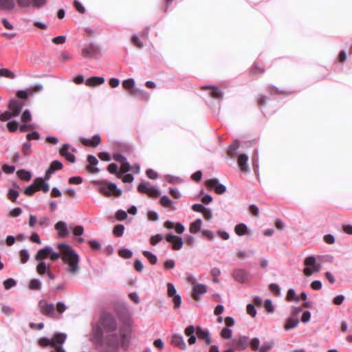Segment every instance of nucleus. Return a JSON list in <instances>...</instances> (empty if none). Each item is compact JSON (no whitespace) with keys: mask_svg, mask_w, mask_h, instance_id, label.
Returning a JSON list of instances; mask_svg holds the SVG:
<instances>
[{"mask_svg":"<svg viewBox=\"0 0 352 352\" xmlns=\"http://www.w3.org/2000/svg\"><path fill=\"white\" fill-rule=\"evenodd\" d=\"M208 187L212 188L218 195H221L226 191V186L221 184L217 178H212L206 181Z\"/></svg>","mask_w":352,"mask_h":352,"instance_id":"9b49d317","label":"nucleus"},{"mask_svg":"<svg viewBox=\"0 0 352 352\" xmlns=\"http://www.w3.org/2000/svg\"><path fill=\"white\" fill-rule=\"evenodd\" d=\"M95 184H100L98 186V190L102 195L109 197L114 195L116 197H120L122 194V190L118 188L115 183L104 181H95Z\"/></svg>","mask_w":352,"mask_h":352,"instance_id":"7ed1b4c3","label":"nucleus"},{"mask_svg":"<svg viewBox=\"0 0 352 352\" xmlns=\"http://www.w3.org/2000/svg\"><path fill=\"white\" fill-rule=\"evenodd\" d=\"M108 171L111 174H117V175L120 177L122 175V173L118 172V166L115 163L110 164L107 167Z\"/></svg>","mask_w":352,"mask_h":352,"instance_id":"de8ad7c7","label":"nucleus"},{"mask_svg":"<svg viewBox=\"0 0 352 352\" xmlns=\"http://www.w3.org/2000/svg\"><path fill=\"white\" fill-rule=\"evenodd\" d=\"M104 81V77L92 76L86 80L85 85L89 87H95L103 84Z\"/></svg>","mask_w":352,"mask_h":352,"instance_id":"a878e982","label":"nucleus"},{"mask_svg":"<svg viewBox=\"0 0 352 352\" xmlns=\"http://www.w3.org/2000/svg\"><path fill=\"white\" fill-rule=\"evenodd\" d=\"M163 239V236L161 234H157L155 235L152 236L150 238V243L152 245H156L158 243H160Z\"/></svg>","mask_w":352,"mask_h":352,"instance_id":"bf43d9fd","label":"nucleus"},{"mask_svg":"<svg viewBox=\"0 0 352 352\" xmlns=\"http://www.w3.org/2000/svg\"><path fill=\"white\" fill-rule=\"evenodd\" d=\"M32 144L30 142L23 143L22 146V153L25 156H28L31 153Z\"/></svg>","mask_w":352,"mask_h":352,"instance_id":"864d4df0","label":"nucleus"},{"mask_svg":"<svg viewBox=\"0 0 352 352\" xmlns=\"http://www.w3.org/2000/svg\"><path fill=\"white\" fill-rule=\"evenodd\" d=\"M35 260L44 261L45 258H49L52 261H55L60 258V254L55 252L52 247L47 245L43 248L38 250L35 255Z\"/></svg>","mask_w":352,"mask_h":352,"instance_id":"39448f33","label":"nucleus"},{"mask_svg":"<svg viewBox=\"0 0 352 352\" xmlns=\"http://www.w3.org/2000/svg\"><path fill=\"white\" fill-rule=\"evenodd\" d=\"M201 233L204 236L206 237L210 241H212L214 239V234L212 230H202Z\"/></svg>","mask_w":352,"mask_h":352,"instance_id":"774afa93","label":"nucleus"},{"mask_svg":"<svg viewBox=\"0 0 352 352\" xmlns=\"http://www.w3.org/2000/svg\"><path fill=\"white\" fill-rule=\"evenodd\" d=\"M8 110L12 112V115L15 118L19 116L23 108V103L16 98H12L8 104Z\"/></svg>","mask_w":352,"mask_h":352,"instance_id":"9d476101","label":"nucleus"},{"mask_svg":"<svg viewBox=\"0 0 352 352\" xmlns=\"http://www.w3.org/2000/svg\"><path fill=\"white\" fill-rule=\"evenodd\" d=\"M131 42L137 47L142 48L144 46L143 43L140 41L138 35L133 34L131 38Z\"/></svg>","mask_w":352,"mask_h":352,"instance_id":"69168bd1","label":"nucleus"},{"mask_svg":"<svg viewBox=\"0 0 352 352\" xmlns=\"http://www.w3.org/2000/svg\"><path fill=\"white\" fill-rule=\"evenodd\" d=\"M18 196H19V192L16 190L13 189V188H11L9 190L8 193V197L12 201H15L16 200Z\"/></svg>","mask_w":352,"mask_h":352,"instance_id":"e2e57ef3","label":"nucleus"},{"mask_svg":"<svg viewBox=\"0 0 352 352\" xmlns=\"http://www.w3.org/2000/svg\"><path fill=\"white\" fill-rule=\"evenodd\" d=\"M16 174L19 178L23 181H29L31 179L32 177L31 172L26 170L25 169L19 170Z\"/></svg>","mask_w":352,"mask_h":352,"instance_id":"c9c22d12","label":"nucleus"},{"mask_svg":"<svg viewBox=\"0 0 352 352\" xmlns=\"http://www.w3.org/2000/svg\"><path fill=\"white\" fill-rule=\"evenodd\" d=\"M173 298V302L174 304V309H176L181 306L182 304V297L179 294H176L171 297Z\"/></svg>","mask_w":352,"mask_h":352,"instance_id":"680f3d73","label":"nucleus"},{"mask_svg":"<svg viewBox=\"0 0 352 352\" xmlns=\"http://www.w3.org/2000/svg\"><path fill=\"white\" fill-rule=\"evenodd\" d=\"M122 322L119 325L115 315L109 311H102L98 319L92 321L89 341L102 347L105 352H118L120 345L129 346L132 334L133 321L125 308L117 309Z\"/></svg>","mask_w":352,"mask_h":352,"instance_id":"f257e3e1","label":"nucleus"},{"mask_svg":"<svg viewBox=\"0 0 352 352\" xmlns=\"http://www.w3.org/2000/svg\"><path fill=\"white\" fill-rule=\"evenodd\" d=\"M67 335L65 333H57L52 338V346H55L56 344H62L65 342Z\"/></svg>","mask_w":352,"mask_h":352,"instance_id":"c756f323","label":"nucleus"},{"mask_svg":"<svg viewBox=\"0 0 352 352\" xmlns=\"http://www.w3.org/2000/svg\"><path fill=\"white\" fill-rule=\"evenodd\" d=\"M12 118H14V117L12 115V112L10 111L9 110H7V111H4L3 113H1L0 121L7 122V121H9L10 120H11Z\"/></svg>","mask_w":352,"mask_h":352,"instance_id":"09e8293b","label":"nucleus"},{"mask_svg":"<svg viewBox=\"0 0 352 352\" xmlns=\"http://www.w3.org/2000/svg\"><path fill=\"white\" fill-rule=\"evenodd\" d=\"M116 218L118 221H124L127 218V213L125 210L120 209L116 212Z\"/></svg>","mask_w":352,"mask_h":352,"instance_id":"4d7b16f0","label":"nucleus"},{"mask_svg":"<svg viewBox=\"0 0 352 352\" xmlns=\"http://www.w3.org/2000/svg\"><path fill=\"white\" fill-rule=\"evenodd\" d=\"M165 239L167 242L173 244L172 248L174 250H179L183 247L184 242L181 236L169 233L166 235Z\"/></svg>","mask_w":352,"mask_h":352,"instance_id":"f8f14e48","label":"nucleus"},{"mask_svg":"<svg viewBox=\"0 0 352 352\" xmlns=\"http://www.w3.org/2000/svg\"><path fill=\"white\" fill-rule=\"evenodd\" d=\"M70 151L75 153L77 150L70 144L65 143L63 147L60 149L59 153L65 158L66 160L71 163H74L76 162V157Z\"/></svg>","mask_w":352,"mask_h":352,"instance_id":"0eeeda50","label":"nucleus"},{"mask_svg":"<svg viewBox=\"0 0 352 352\" xmlns=\"http://www.w3.org/2000/svg\"><path fill=\"white\" fill-rule=\"evenodd\" d=\"M63 164L59 160H54L48 167V169H50L53 171V173H54L56 170H59L63 168Z\"/></svg>","mask_w":352,"mask_h":352,"instance_id":"79ce46f5","label":"nucleus"},{"mask_svg":"<svg viewBox=\"0 0 352 352\" xmlns=\"http://www.w3.org/2000/svg\"><path fill=\"white\" fill-rule=\"evenodd\" d=\"M135 80L132 78L124 80L122 82L123 87L128 91L130 95L132 93L133 89H135Z\"/></svg>","mask_w":352,"mask_h":352,"instance_id":"72a5a7b5","label":"nucleus"},{"mask_svg":"<svg viewBox=\"0 0 352 352\" xmlns=\"http://www.w3.org/2000/svg\"><path fill=\"white\" fill-rule=\"evenodd\" d=\"M165 179L167 182L173 184L182 183L183 182L182 179H181L180 177L172 175H165Z\"/></svg>","mask_w":352,"mask_h":352,"instance_id":"a18cd8bd","label":"nucleus"},{"mask_svg":"<svg viewBox=\"0 0 352 352\" xmlns=\"http://www.w3.org/2000/svg\"><path fill=\"white\" fill-rule=\"evenodd\" d=\"M43 89L41 84H36L33 87L25 90H19L16 92V96L21 99H27L29 96L32 95L34 91H41Z\"/></svg>","mask_w":352,"mask_h":352,"instance_id":"ddd939ff","label":"nucleus"},{"mask_svg":"<svg viewBox=\"0 0 352 352\" xmlns=\"http://www.w3.org/2000/svg\"><path fill=\"white\" fill-rule=\"evenodd\" d=\"M36 190L37 188H36V183L34 182L32 184L25 188L24 193L28 196H32Z\"/></svg>","mask_w":352,"mask_h":352,"instance_id":"49530a36","label":"nucleus"},{"mask_svg":"<svg viewBox=\"0 0 352 352\" xmlns=\"http://www.w3.org/2000/svg\"><path fill=\"white\" fill-rule=\"evenodd\" d=\"M249 273L242 269H236L234 270L232 276L233 278L239 283H244L248 278Z\"/></svg>","mask_w":352,"mask_h":352,"instance_id":"412c9836","label":"nucleus"},{"mask_svg":"<svg viewBox=\"0 0 352 352\" xmlns=\"http://www.w3.org/2000/svg\"><path fill=\"white\" fill-rule=\"evenodd\" d=\"M21 262L25 263L28 262L30 258V254L27 249H22L20 251Z\"/></svg>","mask_w":352,"mask_h":352,"instance_id":"603ef678","label":"nucleus"},{"mask_svg":"<svg viewBox=\"0 0 352 352\" xmlns=\"http://www.w3.org/2000/svg\"><path fill=\"white\" fill-rule=\"evenodd\" d=\"M305 268L304 274L306 276H311L314 273L318 272L320 270V264L317 263L314 256H309L305 258L304 261Z\"/></svg>","mask_w":352,"mask_h":352,"instance_id":"423d86ee","label":"nucleus"},{"mask_svg":"<svg viewBox=\"0 0 352 352\" xmlns=\"http://www.w3.org/2000/svg\"><path fill=\"white\" fill-rule=\"evenodd\" d=\"M185 335L188 337V342L190 345L194 344L197 341L195 328L193 325L188 326L184 331Z\"/></svg>","mask_w":352,"mask_h":352,"instance_id":"aec40b11","label":"nucleus"},{"mask_svg":"<svg viewBox=\"0 0 352 352\" xmlns=\"http://www.w3.org/2000/svg\"><path fill=\"white\" fill-rule=\"evenodd\" d=\"M299 324V320L297 318L289 317L288 318L284 324V329L289 331L298 326Z\"/></svg>","mask_w":352,"mask_h":352,"instance_id":"7c9ffc66","label":"nucleus"},{"mask_svg":"<svg viewBox=\"0 0 352 352\" xmlns=\"http://www.w3.org/2000/svg\"><path fill=\"white\" fill-rule=\"evenodd\" d=\"M81 142L86 144L90 145L91 146L96 147L101 142L100 137L99 134L94 135L91 139L86 138H81Z\"/></svg>","mask_w":352,"mask_h":352,"instance_id":"b1692460","label":"nucleus"},{"mask_svg":"<svg viewBox=\"0 0 352 352\" xmlns=\"http://www.w3.org/2000/svg\"><path fill=\"white\" fill-rule=\"evenodd\" d=\"M54 228L60 237L68 236L69 232L65 222L60 221L55 224Z\"/></svg>","mask_w":352,"mask_h":352,"instance_id":"4be33fe9","label":"nucleus"},{"mask_svg":"<svg viewBox=\"0 0 352 352\" xmlns=\"http://www.w3.org/2000/svg\"><path fill=\"white\" fill-rule=\"evenodd\" d=\"M118 254L124 258H130L133 256V252L128 248H122L119 250Z\"/></svg>","mask_w":352,"mask_h":352,"instance_id":"37998d69","label":"nucleus"},{"mask_svg":"<svg viewBox=\"0 0 352 352\" xmlns=\"http://www.w3.org/2000/svg\"><path fill=\"white\" fill-rule=\"evenodd\" d=\"M138 190L140 193L142 194H148L149 191H155V196L160 197L161 191L160 189L157 188L155 186L147 187L146 185L144 183L139 184L138 186Z\"/></svg>","mask_w":352,"mask_h":352,"instance_id":"6ab92c4d","label":"nucleus"},{"mask_svg":"<svg viewBox=\"0 0 352 352\" xmlns=\"http://www.w3.org/2000/svg\"><path fill=\"white\" fill-rule=\"evenodd\" d=\"M60 252V258L63 261L69 265L68 272L71 274H76L79 270V256L67 243H62L57 245Z\"/></svg>","mask_w":352,"mask_h":352,"instance_id":"f03ea898","label":"nucleus"},{"mask_svg":"<svg viewBox=\"0 0 352 352\" xmlns=\"http://www.w3.org/2000/svg\"><path fill=\"white\" fill-rule=\"evenodd\" d=\"M232 331L228 327H224L221 330V336L224 339H230L232 338Z\"/></svg>","mask_w":352,"mask_h":352,"instance_id":"5fc2aeb1","label":"nucleus"},{"mask_svg":"<svg viewBox=\"0 0 352 352\" xmlns=\"http://www.w3.org/2000/svg\"><path fill=\"white\" fill-rule=\"evenodd\" d=\"M174 203L173 201L167 195H163L160 199V204L164 208L170 207L171 204Z\"/></svg>","mask_w":352,"mask_h":352,"instance_id":"c03bdc74","label":"nucleus"},{"mask_svg":"<svg viewBox=\"0 0 352 352\" xmlns=\"http://www.w3.org/2000/svg\"><path fill=\"white\" fill-rule=\"evenodd\" d=\"M38 307L40 308V311L43 315L48 318H52L55 316V308L53 303H48L45 300L42 299L38 302Z\"/></svg>","mask_w":352,"mask_h":352,"instance_id":"1a4fd4ad","label":"nucleus"},{"mask_svg":"<svg viewBox=\"0 0 352 352\" xmlns=\"http://www.w3.org/2000/svg\"><path fill=\"white\" fill-rule=\"evenodd\" d=\"M16 285V281L14 278H8V279L5 280L3 282L4 288L7 290L11 289Z\"/></svg>","mask_w":352,"mask_h":352,"instance_id":"3c124183","label":"nucleus"},{"mask_svg":"<svg viewBox=\"0 0 352 352\" xmlns=\"http://www.w3.org/2000/svg\"><path fill=\"white\" fill-rule=\"evenodd\" d=\"M18 6L23 8H41L43 7L47 0H16Z\"/></svg>","mask_w":352,"mask_h":352,"instance_id":"6e6552de","label":"nucleus"},{"mask_svg":"<svg viewBox=\"0 0 352 352\" xmlns=\"http://www.w3.org/2000/svg\"><path fill=\"white\" fill-rule=\"evenodd\" d=\"M177 294L176 289L172 283H167V295L168 297H172Z\"/></svg>","mask_w":352,"mask_h":352,"instance_id":"6e6d98bb","label":"nucleus"},{"mask_svg":"<svg viewBox=\"0 0 352 352\" xmlns=\"http://www.w3.org/2000/svg\"><path fill=\"white\" fill-rule=\"evenodd\" d=\"M196 335L199 340H204L206 345L211 344V337L208 329H202L200 326L196 327Z\"/></svg>","mask_w":352,"mask_h":352,"instance_id":"4468645a","label":"nucleus"},{"mask_svg":"<svg viewBox=\"0 0 352 352\" xmlns=\"http://www.w3.org/2000/svg\"><path fill=\"white\" fill-rule=\"evenodd\" d=\"M132 170V166H131L130 163L127 161V159L125 160L124 162H123L121 164V172L122 173H126L129 171Z\"/></svg>","mask_w":352,"mask_h":352,"instance_id":"052dcab7","label":"nucleus"},{"mask_svg":"<svg viewBox=\"0 0 352 352\" xmlns=\"http://www.w3.org/2000/svg\"><path fill=\"white\" fill-rule=\"evenodd\" d=\"M0 8L1 10H13L15 8V1L14 0H0Z\"/></svg>","mask_w":352,"mask_h":352,"instance_id":"f704fd0d","label":"nucleus"},{"mask_svg":"<svg viewBox=\"0 0 352 352\" xmlns=\"http://www.w3.org/2000/svg\"><path fill=\"white\" fill-rule=\"evenodd\" d=\"M172 343L181 350L186 349V344L184 340L183 336L179 334H175L172 338Z\"/></svg>","mask_w":352,"mask_h":352,"instance_id":"393cba45","label":"nucleus"},{"mask_svg":"<svg viewBox=\"0 0 352 352\" xmlns=\"http://www.w3.org/2000/svg\"><path fill=\"white\" fill-rule=\"evenodd\" d=\"M202 89H211L210 95L216 99H222L223 97V92L217 87L212 85H204L201 87Z\"/></svg>","mask_w":352,"mask_h":352,"instance_id":"a211bd4d","label":"nucleus"},{"mask_svg":"<svg viewBox=\"0 0 352 352\" xmlns=\"http://www.w3.org/2000/svg\"><path fill=\"white\" fill-rule=\"evenodd\" d=\"M81 56L85 58H99L100 56V47L94 42L82 45Z\"/></svg>","mask_w":352,"mask_h":352,"instance_id":"20e7f679","label":"nucleus"},{"mask_svg":"<svg viewBox=\"0 0 352 352\" xmlns=\"http://www.w3.org/2000/svg\"><path fill=\"white\" fill-rule=\"evenodd\" d=\"M233 344L237 350L242 351L245 349L250 344V339L248 336H241L239 339L233 340Z\"/></svg>","mask_w":352,"mask_h":352,"instance_id":"dca6fc26","label":"nucleus"},{"mask_svg":"<svg viewBox=\"0 0 352 352\" xmlns=\"http://www.w3.org/2000/svg\"><path fill=\"white\" fill-rule=\"evenodd\" d=\"M0 77H6L10 79H14L16 76V74L6 68L0 69Z\"/></svg>","mask_w":352,"mask_h":352,"instance_id":"58836bf2","label":"nucleus"},{"mask_svg":"<svg viewBox=\"0 0 352 352\" xmlns=\"http://www.w3.org/2000/svg\"><path fill=\"white\" fill-rule=\"evenodd\" d=\"M206 292L207 287L206 285L197 283L192 287V298L196 300H199L200 299L199 295L204 294L206 293Z\"/></svg>","mask_w":352,"mask_h":352,"instance_id":"f3484780","label":"nucleus"},{"mask_svg":"<svg viewBox=\"0 0 352 352\" xmlns=\"http://www.w3.org/2000/svg\"><path fill=\"white\" fill-rule=\"evenodd\" d=\"M252 169H253L254 173L256 175H258L259 156H258V151L256 148L254 149V153L252 156Z\"/></svg>","mask_w":352,"mask_h":352,"instance_id":"cd10ccee","label":"nucleus"},{"mask_svg":"<svg viewBox=\"0 0 352 352\" xmlns=\"http://www.w3.org/2000/svg\"><path fill=\"white\" fill-rule=\"evenodd\" d=\"M18 123L16 120L10 121L7 123V128L11 133H14L18 129Z\"/></svg>","mask_w":352,"mask_h":352,"instance_id":"13d9d810","label":"nucleus"},{"mask_svg":"<svg viewBox=\"0 0 352 352\" xmlns=\"http://www.w3.org/2000/svg\"><path fill=\"white\" fill-rule=\"evenodd\" d=\"M239 148V142L236 141L235 143L230 144L229 146L228 150L227 151L228 155L231 158H234L236 156V151Z\"/></svg>","mask_w":352,"mask_h":352,"instance_id":"4c0bfd02","label":"nucleus"},{"mask_svg":"<svg viewBox=\"0 0 352 352\" xmlns=\"http://www.w3.org/2000/svg\"><path fill=\"white\" fill-rule=\"evenodd\" d=\"M21 122L23 123L28 122L31 121L32 120V114L30 113V111L29 109H25L21 115Z\"/></svg>","mask_w":352,"mask_h":352,"instance_id":"8fccbe9b","label":"nucleus"},{"mask_svg":"<svg viewBox=\"0 0 352 352\" xmlns=\"http://www.w3.org/2000/svg\"><path fill=\"white\" fill-rule=\"evenodd\" d=\"M131 96L145 100H148L150 97V95L148 92H146L144 89H140L138 87H135V89H133Z\"/></svg>","mask_w":352,"mask_h":352,"instance_id":"c85d7f7f","label":"nucleus"},{"mask_svg":"<svg viewBox=\"0 0 352 352\" xmlns=\"http://www.w3.org/2000/svg\"><path fill=\"white\" fill-rule=\"evenodd\" d=\"M124 226L122 224L116 225L113 229V234L116 237H120L123 235Z\"/></svg>","mask_w":352,"mask_h":352,"instance_id":"a19ab883","label":"nucleus"},{"mask_svg":"<svg viewBox=\"0 0 352 352\" xmlns=\"http://www.w3.org/2000/svg\"><path fill=\"white\" fill-rule=\"evenodd\" d=\"M42 287V283L38 278H33L30 280L29 287L32 290H40Z\"/></svg>","mask_w":352,"mask_h":352,"instance_id":"ea45409f","label":"nucleus"},{"mask_svg":"<svg viewBox=\"0 0 352 352\" xmlns=\"http://www.w3.org/2000/svg\"><path fill=\"white\" fill-rule=\"evenodd\" d=\"M248 160L249 157L245 153L240 154L238 157L237 163L241 171L243 173H248L250 172Z\"/></svg>","mask_w":352,"mask_h":352,"instance_id":"2eb2a0df","label":"nucleus"},{"mask_svg":"<svg viewBox=\"0 0 352 352\" xmlns=\"http://www.w3.org/2000/svg\"><path fill=\"white\" fill-rule=\"evenodd\" d=\"M274 345L273 342H267L262 344L261 348L259 349L260 352H267L270 350Z\"/></svg>","mask_w":352,"mask_h":352,"instance_id":"0e129e2a","label":"nucleus"},{"mask_svg":"<svg viewBox=\"0 0 352 352\" xmlns=\"http://www.w3.org/2000/svg\"><path fill=\"white\" fill-rule=\"evenodd\" d=\"M202 225V220L201 219H197L193 222H192L190 225L189 231L191 234H197L198 233Z\"/></svg>","mask_w":352,"mask_h":352,"instance_id":"2f4dec72","label":"nucleus"},{"mask_svg":"<svg viewBox=\"0 0 352 352\" xmlns=\"http://www.w3.org/2000/svg\"><path fill=\"white\" fill-rule=\"evenodd\" d=\"M142 254L147 258V260L152 265H155L157 262V257L155 254L148 250L142 251Z\"/></svg>","mask_w":352,"mask_h":352,"instance_id":"e433bc0d","label":"nucleus"},{"mask_svg":"<svg viewBox=\"0 0 352 352\" xmlns=\"http://www.w3.org/2000/svg\"><path fill=\"white\" fill-rule=\"evenodd\" d=\"M34 182L36 183L37 190H42L43 192H47L49 191L50 185L47 182H43V177H36L34 179Z\"/></svg>","mask_w":352,"mask_h":352,"instance_id":"bb28decb","label":"nucleus"},{"mask_svg":"<svg viewBox=\"0 0 352 352\" xmlns=\"http://www.w3.org/2000/svg\"><path fill=\"white\" fill-rule=\"evenodd\" d=\"M234 232L238 236H243L248 233V228L243 223H239L234 227Z\"/></svg>","mask_w":352,"mask_h":352,"instance_id":"473e14b6","label":"nucleus"},{"mask_svg":"<svg viewBox=\"0 0 352 352\" xmlns=\"http://www.w3.org/2000/svg\"><path fill=\"white\" fill-rule=\"evenodd\" d=\"M38 224L43 228H47L50 226V221L47 217H42L38 220Z\"/></svg>","mask_w":352,"mask_h":352,"instance_id":"338daca9","label":"nucleus"},{"mask_svg":"<svg viewBox=\"0 0 352 352\" xmlns=\"http://www.w3.org/2000/svg\"><path fill=\"white\" fill-rule=\"evenodd\" d=\"M37 261L38 263L36 267V272L41 276L46 274L51 270V265L50 264H47L44 261Z\"/></svg>","mask_w":352,"mask_h":352,"instance_id":"5701e85b","label":"nucleus"}]
</instances>
